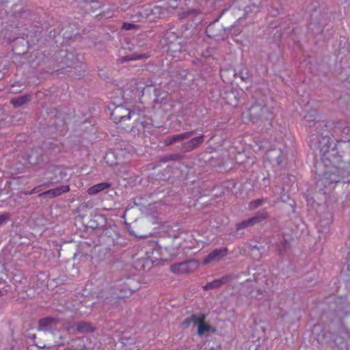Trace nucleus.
Returning a JSON list of instances; mask_svg holds the SVG:
<instances>
[{
    "instance_id": "obj_1",
    "label": "nucleus",
    "mask_w": 350,
    "mask_h": 350,
    "mask_svg": "<svg viewBox=\"0 0 350 350\" xmlns=\"http://www.w3.org/2000/svg\"><path fill=\"white\" fill-rule=\"evenodd\" d=\"M331 139L328 136L321 137L319 148L321 154V163L325 169L319 174L317 187L324 194L329 193L339 182L350 183V163H346L338 154L335 148H331Z\"/></svg>"
},
{
    "instance_id": "obj_2",
    "label": "nucleus",
    "mask_w": 350,
    "mask_h": 350,
    "mask_svg": "<svg viewBox=\"0 0 350 350\" xmlns=\"http://www.w3.org/2000/svg\"><path fill=\"white\" fill-rule=\"evenodd\" d=\"M205 314L200 312L191 314L189 318L184 321L183 324L188 326L189 324L193 323V326L197 327V333L200 336H203L206 332L211 330V326L205 323Z\"/></svg>"
},
{
    "instance_id": "obj_3",
    "label": "nucleus",
    "mask_w": 350,
    "mask_h": 350,
    "mask_svg": "<svg viewBox=\"0 0 350 350\" xmlns=\"http://www.w3.org/2000/svg\"><path fill=\"white\" fill-rule=\"evenodd\" d=\"M198 260L192 259L185 262L175 263L170 267L171 271L176 275L189 273L195 271L199 267Z\"/></svg>"
},
{
    "instance_id": "obj_4",
    "label": "nucleus",
    "mask_w": 350,
    "mask_h": 350,
    "mask_svg": "<svg viewBox=\"0 0 350 350\" xmlns=\"http://www.w3.org/2000/svg\"><path fill=\"white\" fill-rule=\"evenodd\" d=\"M228 250L227 247L216 248L208 254L202 260L203 265H208L220 261L227 256Z\"/></svg>"
},
{
    "instance_id": "obj_5",
    "label": "nucleus",
    "mask_w": 350,
    "mask_h": 350,
    "mask_svg": "<svg viewBox=\"0 0 350 350\" xmlns=\"http://www.w3.org/2000/svg\"><path fill=\"white\" fill-rule=\"evenodd\" d=\"M133 282V280L130 278H128L126 281L120 280L116 284V288L118 292L114 293V295L116 298L122 299L124 297H127L128 295L132 294L133 290L131 288L133 287L132 283Z\"/></svg>"
},
{
    "instance_id": "obj_6",
    "label": "nucleus",
    "mask_w": 350,
    "mask_h": 350,
    "mask_svg": "<svg viewBox=\"0 0 350 350\" xmlns=\"http://www.w3.org/2000/svg\"><path fill=\"white\" fill-rule=\"evenodd\" d=\"M133 114L134 112L131 111L128 109L118 106L112 111L111 117L114 122H120L130 120L131 116Z\"/></svg>"
},
{
    "instance_id": "obj_7",
    "label": "nucleus",
    "mask_w": 350,
    "mask_h": 350,
    "mask_svg": "<svg viewBox=\"0 0 350 350\" xmlns=\"http://www.w3.org/2000/svg\"><path fill=\"white\" fill-rule=\"evenodd\" d=\"M267 217V213H258L254 217H252V218H250V219H249L247 220H245V221H243L237 224V229L239 230L247 228V227H248L250 226H253L255 224L262 221Z\"/></svg>"
},
{
    "instance_id": "obj_8",
    "label": "nucleus",
    "mask_w": 350,
    "mask_h": 350,
    "mask_svg": "<svg viewBox=\"0 0 350 350\" xmlns=\"http://www.w3.org/2000/svg\"><path fill=\"white\" fill-rule=\"evenodd\" d=\"M204 135H200L182 144V149L185 152H190L199 147L204 142Z\"/></svg>"
},
{
    "instance_id": "obj_9",
    "label": "nucleus",
    "mask_w": 350,
    "mask_h": 350,
    "mask_svg": "<svg viewBox=\"0 0 350 350\" xmlns=\"http://www.w3.org/2000/svg\"><path fill=\"white\" fill-rule=\"evenodd\" d=\"M232 275H226L221 278L214 280L210 282H208L204 286V289L206 291L216 288L222 284H228L233 280Z\"/></svg>"
},
{
    "instance_id": "obj_10",
    "label": "nucleus",
    "mask_w": 350,
    "mask_h": 350,
    "mask_svg": "<svg viewBox=\"0 0 350 350\" xmlns=\"http://www.w3.org/2000/svg\"><path fill=\"white\" fill-rule=\"evenodd\" d=\"M58 320L56 318L47 317L40 319L38 322V330L52 331L57 325Z\"/></svg>"
},
{
    "instance_id": "obj_11",
    "label": "nucleus",
    "mask_w": 350,
    "mask_h": 350,
    "mask_svg": "<svg viewBox=\"0 0 350 350\" xmlns=\"http://www.w3.org/2000/svg\"><path fill=\"white\" fill-rule=\"evenodd\" d=\"M110 187L111 184L109 183H101L90 187L87 192L89 195L93 196L109 189Z\"/></svg>"
},
{
    "instance_id": "obj_12",
    "label": "nucleus",
    "mask_w": 350,
    "mask_h": 350,
    "mask_svg": "<svg viewBox=\"0 0 350 350\" xmlns=\"http://www.w3.org/2000/svg\"><path fill=\"white\" fill-rule=\"evenodd\" d=\"M149 56L146 54H142V53H135L132 54L131 55H126L123 56L119 58V62L120 63H124L127 61H132V60H137L141 59H147Z\"/></svg>"
},
{
    "instance_id": "obj_13",
    "label": "nucleus",
    "mask_w": 350,
    "mask_h": 350,
    "mask_svg": "<svg viewBox=\"0 0 350 350\" xmlns=\"http://www.w3.org/2000/svg\"><path fill=\"white\" fill-rule=\"evenodd\" d=\"M143 10H139V13L142 17L148 18L151 14H156L158 12L159 8L154 6L153 8H150V5H144Z\"/></svg>"
},
{
    "instance_id": "obj_14",
    "label": "nucleus",
    "mask_w": 350,
    "mask_h": 350,
    "mask_svg": "<svg viewBox=\"0 0 350 350\" xmlns=\"http://www.w3.org/2000/svg\"><path fill=\"white\" fill-rule=\"evenodd\" d=\"M225 99L226 100V103L231 106L235 107L239 103L237 92L234 91L226 92Z\"/></svg>"
},
{
    "instance_id": "obj_15",
    "label": "nucleus",
    "mask_w": 350,
    "mask_h": 350,
    "mask_svg": "<svg viewBox=\"0 0 350 350\" xmlns=\"http://www.w3.org/2000/svg\"><path fill=\"white\" fill-rule=\"evenodd\" d=\"M94 329V326L87 322H80L77 324V332L79 333H87L93 332Z\"/></svg>"
},
{
    "instance_id": "obj_16",
    "label": "nucleus",
    "mask_w": 350,
    "mask_h": 350,
    "mask_svg": "<svg viewBox=\"0 0 350 350\" xmlns=\"http://www.w3.org/2000/svg\"><path fill=\"white\" fill-rule=\"evenodd\" d=\"M30 100L29 95H21L12 99L11 103L15 107H18Z\"/></svg>"
},
{
    "instance_id": "obj_17",
    "label": "nucleus",
    "mask_w": 350,
    "mask_h": 350,
    "mask_svg": "<svg viewBox=\"0 0 350 350\" xmlns=\"http://www.w3.org/2000/svg\"><path fill=\"white\" fill-rule=\"evenodd\" d=\"M194 133L193 131H188L183 133H180L178 135H172V141L174 142V144L178 143L179 142L183 141L185 139L189 138L190 136H191Z\"/></svg>"
},
{
    "instance_id": "obj_18",
    "label": "nucleus",
    "mask_w": 350,
    "mask_h": 350,
    "mask_svg": "<svg viewBox=\"0 0 350 350\" xmlns=\"http://www.w3.org/2000/svg\"><path fill=\"white\" fill-rule=\"evenodd\" d=\"M77 344L76 345H72L71 347H68L64 350H84L85 349V344L83 341L79 338L77 340Z\"/></svg>"
},
{
    "instance_id": "obj_19",
    "label": "nucleus",
    "mask_w": 350,
    "mask_h": 350,
    "mask_svg": "<svg viewBox=\"0 0 350 350\" xmlns=\"http://www.w3.org/2000/svg\"><path fill=\"white\" fill-rule=\"evenodd\" d=\"M267 200L265 198H261V199H257L255 200H253L250 202L249 204V208L251 210L255 209L260 206H261L264 202H265Z\"/></svg>"
},
{
    "instance_id": "obj_20",
    "label": "nucleus",
    "mask_w": 350,
    "mask_h": 350,
    "mask_svg": "<svg viewBox=\"0 0 350 350\" xmlns=\"http://www.w3.org/2000/svg\"><path fill=\"white\" fill-rule=\"evenodd\" d=\"M263 292L260 289H253L250 292V297L251 299H261L263 297Z\"/></svg>"
},
{
    "instance_id": "obj_21",
    "label": "nucleus",
    "mask_w": 350,
    "mask_h": 350,
    "mask_svg": "<svg viewBox=\"0 0 350 350\" xmlns=\"http://www.w3.org/2000/svg\"><path fill=\"white\" fill-rule=\"evenodd\" d=\"M115 157V153L113 152H108L105 157V160L107 163H108L109 165H118V162H114L111 159Z\"/></svg>"
},
{
    "instance_id": "obj_22",
    "label": "nucleus",
    "mask_w": 350,
    "mask_h": 350,
    "mask_svg": "<svg viewBox=\"0 0 350 350\" xmlns=\"http://www.w3.org/2000/svg\"><path fill=\"white\" fill-rule=\"evenodd\" d=\"M39 196H46V197H48L50 198H53L59 196L57 194L55 189H52L48 190L46 191L42 192Z\"/></svg>"
},
{
    "instance_id": "obj_23",
    "label": "nucleus",
    "mask_w": 350,
    "mask_h": 350,
    "mask_svg": "<svg viewBox=\"0 0 350 350\" xmlns=\"http://www.w3.org/2000/svg\"><path fill=\"white\" fill-rule=\"evenodd\" d=\"M58 196H60L62 193H65L69 191L70 187L68 185H61L55 188Z\"/></svg>"
},
{
    "instance_id": "obj_24",
    "label": "nucleus",
    "mask_w": 350,
    "mask_h": 350,
    "mask_svg": "<svg viewBox=\"0 0 350 350\" xmlns=\"http://www.w3.org/2000/svg\"><path fill=\"white\" fill-rule=\"evenodd\" d=\"M316 116V111H312L310 113H308L304 116V118L306 120V121L310 122L312 120H314Z\"/></svg>"
},
{
    "instance_id": "obj_25",
    "label": "nucleus",
    "mask_w": 350,
    "mask_h": 350,
    "mask_svg": "<svg viewBox=\"0 0 350 350\" xmlns=\"http://www.w3.org/2000/svg\"><path fill=\"white\" fill-rule=\"evenodd\" d=\"M135 27V25L129 23H124L122 25V29L125 30H131Z\"/></svg>"
},
{
    "instance_id": "obj_26",
    "label": "nucleus",
    "mask_w": 350,
    "mask_h": 350,
    "mask_svg": "<svg viewBox=\"0 0 350 350\" xmlns=\"http://www.w3.org/2000/svg\"><path fill=\"white\" fill-rule=\"evenodd\" d=\"M164 144L165 146H170V145H172L174 144V142L172 141V137H169L167 138H166L165 139H164Z\"/></svg>"
},
{
    "instance_id": "obj_27",
    "label": "nucleus",
    "mask_w": 350,
    "mask_h": 350,
    "mask_svg": "<svg viewBox=\"0 0 350 350\" xmlns=\"http://www.w3.org/2000/svg\"><path fill=\"white\" fill-rule=\"evenodd\" d=\"M40 186L34 187L33 189H31L30 191V193H32V194H33V193H36L37 192H39L40 191Z\"/></svg>"
},
{
    "instance_id": "obj_28",
    "label": "nucleus",
    "mask_w": 350,
    "mask_h": 350,
    "mask_svg": "<svg viewBox=\"0 0 350 350\" xmlns=\"http://www.w3.org/2000/svg\"><path fill=\"white\" fill-rule=\"evenodd\" d=\"M227 72H228V70H221V77L222 78H224L225 73Z\"/></svg>"
},
{
    "instance_id": "obj_29",
    "label": "nucleus",
    "mask_w": 350,
    "mask_h": 350,
    "mask_svg": "<svg viewBox=\"0 0 350 350\" xmlns=\"http://www.w3.org/2000/svg\"><path fill=\"white\" fill-rule=\"evenodd\" d=\"M288 199V196H286V197L284 196L281 197V200L283 201V202H286Z\"/></svg>"
},
{
    "instance_id": "obj_30",
    "label": "nucleus",
    "mask_w": 350,
    "mask_h": 350,
    "mask_svg": "<svg viewBox=\"0 0 350 350\" xmlns=\"http://www.w3.org/2000/svg\"><path fill=\"white\" fill-rule=\"evenodd\" d=\"M189 12H187V13H186V12H183V13L182 14V15H180V17H181V18L187 17V16L189 15Z\"/></svg>"
},
{
    "instance_id": "obj_31",
    "label": "nucleus",
    "mask_w": 350,
    "mask_h": 350,
    "mask_svg": "<svg viewBox=\"0 0 350 350\" xmlns=\"http://www.w3.org/2000/svg\"><path fill=\"white\" fill-rule=\"evenodd\" d=\"M1 222H3V221L4 219H5V218H6V215H4V214H1Z\"/></svg>"
},
{
    "instance_id": "obj_32",
    "label": "nucleus",
    "mask_w": 350,
    "mask_h": 350,
    "mask_svg": "<svg viewBox=\"0 0 350 350\" xmlns=\"http://www.w3.org/2000/svg\"><path fill=\"white\" fill-rule=\"evenodd\" d=\"M321 123L319 121H317L314 123V125L316 126H319V125H321Z\"/></svg>"
},
{
    "instance_id": "obj_33",
    "label": "nucleus",
    "mask_w": 350,
    "mask_h": 350,
    "mask_svg": "<svg viewBox=\"0 0 350 350\" xmlns=\"http://www.w3.org/2000/svg\"><path fill=\"white\" fill-rule=\"evenodd\" d=\"M24 194H25V196H29V195H31V194H32V193H30V191H25V192H24Z\"/></svg>"
},
{
    "instance_id": "obj_34",
    "label": "nucleus",
    "mask_w": 350,
    "mask_h": 350,
    "mask_svg": "<svg viewBox=\"0 0 350 350\" xmlns=\"http://www.w3.org/2000/svg\"><path fill=\"white\" fill-rule=\"evenodd\" d=\"M124 168H125V167H124ZM120 172H121V173H122H122H126V172H127V170L124 169L122 171H121V170H120Z\"/></svg>"
},
{
    "instance_id": "obj_35",
    "label": "nucleus",
    "mask_w": 350,
    "mask_h": 350,
    "mask_svg": "<svg viewBox=\"0 0 350 350\" xmlns=\"http://www.w3.org/2000/svg\"><path fill=\"white\" fill-rule=\"evenodd\" d=\"M141 125H142V127L144 129L145 125H144V122H141Z\"/></svg>"
},
{
    "instance_id": "obj_36",
    "label": "nucleus",
    "mask_w": 350,
    "mask_h": 350,
    "mask_svg": "<svg viewBox=\"0 0 350 350\" xmlns=\"http://www.w3.org/2000/svg\"><path fill=\"white\" fill-rule=\"evenodd\" d=\"M231 72H232V75H235V72H234V70H231Z\"/></svg>"
},
{
    "instance_id": "obj_37",
    "label": "nucleus",
    "mask_w": 350,
    "mask_h": 350,
    "mask_svg": "<svg viewBox=\"0 0 350 350\" xmlns=\"http://www.w3.org/2000/svg\"><path fill=\"white\" fill-rule=\"evenodd\" d=\"M260 148H264L265 147H264V146L260 145Z\"/></svg>"
},
{
    "instance_id": "obj_38",
    "label": "nucleus",
    "mask_w": 350,
    "mask_h": 350,
    "mask_svg": "<svg viewBox=\"0 0 350 350\" xmlns=\"http://www.w3.org/2000/svg\"><path fill=\"white\" fill-rule=\"evenodd\" d=\"M139 237H141V238H145V237H147V236H140Z\"/></svg>"
},
{
    "instance_id": "obj_39",
    "label": "nucleus",
    "mask_w": 350,
    "mask_h": 350,
    "mask_svg": "<svg viewBox=\"0 0 350 350\" xmlns=\"http://www.w3.org/2000/svg\"><path fill=\"white\" fill-rule=\"evenodd\" d=\"M156 100L158 101L159 100V96L157 97Z\"/></svg>"
}]
</instances>
